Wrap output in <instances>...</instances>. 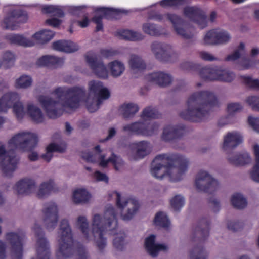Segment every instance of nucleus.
Instances as JSON below:
<instances>
[{
  "label": "nucleus",
  "instance_id": "nucleus-1",
  "mask_svg": "<svg viewBox=\"0 0 259 259\" xmlns=\"http://www.w3.org/2000/svg\"><path fill=\"white\" fill-rule=\"evenodd\" d=\"M89 95L85 99V90L83 87H58L52 92L56 100L46 95H40L37 100L47 116L55 119L62 114V107L75 109L79 107L82 101L90 112H95L103 101L110 96L109 90L98 80H92L89 82Z\"/></svg>",
  "mask_w": 259,
  "mask_h": 259
},
{
  "label": "nucleus",
  "instance_id": "nucleus-2",
  "mask_svg": "<svg viewBox=\"0 0 259 259\" xmlns=\"http://www.w3.org/2000/svg\"><path fill=\"white\" fill-rule=\"evenodd\" d=\"M118 212L113 206H108L103 214L95 213L91 217V230L87 218L84 215L77 217L76 225L82 234L84 242L93 241L100 251L107 246L106 232L114 234L118 227Z\"/></svg>",
  "mask_w": 259,
  "mask_h": 259
},
{
  "label": "nucleus",
  "instance_id": "nucleus-3",
  "mask_svg": "<svg viewBox=\"0 0 259 259\" xmlns=\"http://www.w3.org/2000/svg\"><path fill=\"white\" fill-rule=\"evenodd\" d=\"M37 141V136L35 133L21 132L11 138L7 143V149L0 142V165L6 176H11L17 168L19 158L13 150L19 149L24 152L31 151L36 146Z\"/></svg>",
  "mask_w": 259,
  "mask_h": 259
},
{
  "label": "nucleus",
  "instance_id": "nucleus-4",
  "mask_svg": "<svg viewBox=\"0 0 259 259\" xmlns=\"http://www.w3.org/2000/svg\"><path fill=\"white\" fill-rule=\"evenodd\" d=\"M188 163L186 157L177 154L158 155L153 161L151 174L158 179L168 176L171 181H179L187 171Z\"/></svg>",
  "mask_w": 259,
  "mask_h": 259
},
{
  "label": "nucleus",
  "instance_id": "nucleus-5",
  "mask_svg": "<svg viewBox=\"0 0 259 259\" xmlns=\"http://www.w3.org/2000/svg\"><path fill=\"white\" fill-rule=\"evenodd\" d=\"M186 105L187 109L180 112V116L186 120L200 122L205 119L210 109L218 106L219 102L214 93L204 90L191 95Z\"/></svg>",
  "mask_w": 259,
  "mask_h": 259
},
{
  "label": "nucleus",
  "instance_id": "nucleus-6",
  "mask_svg": "<svg viewBox=\"0 0 259 259\" xmlns=\"http://www.w3.org/2000/svg\"><path fill=\"white\" fill-rule=\"evenodd\" d=\"M57 241L58 245L56 251L57 259L70 257L74 252L73 239L71 227L66 219H62L60 222Z\"/></svg>",
  "mask_w": 259,
  "mask_h": 259
},
{
  "label": "nucleus",
  "instance_id": "nucleus-7",
  "mask_svg": "<svg viewBox=\"0 0 259 259\" xmlns=\"http://www.w3.org/2000/svg\"><path fill=\"white\" fill-rule=\"evenodd\" d=\"M95 152L89 151H82L81 157L87 162L91 163H98L99 165L103 168L107 166L109 162H111L116 170H120L123 168L124 162L121 158L113 153L108 159H105L106 156L101 153L99 146L95 147Z\"/></svg>",
  "mask_w": 259,
  "mask_h": 259
},
{
  "label": "nucleus",
  "instance_id": "nucleus-8",
  "mask_svg": "<svg viewBox=\"0 0 259 259\" xmlns=\"http://www.w3.org/2000/svg\"><path fill=\"white\" fill-rule=\"evenodd\" d=\"M109 197L115 200L117 207L121 210V217L124 221L131 220L139 208V203L135 199L126 197L117 192L109 193Z\"/></svg>",
  "mask_w": 259,
  "mask_h": 259
},
{
  "label": "nucleus",
  "instance_id": "nucleus-9",
  "mask_svg": "<svg viewBox=\"0 0 259 259\" xmlns=\"http://www.w3.org/2000/svg\"><path fill=\"white\" fill-rule=\"evenodd\" d=\"M150 50L156 59L162 62H174L178 58L179 53L169 44L157 41L150 45Z\"/></svg>",
  "mask_w": 259,
  "mask_h": 259
},
{
  "label": "nucleus",
  "instance_id": "nucleus-10",
  "mask_svg": "<svg viewBox=\"0 0 259 259\" xmlns=\"http://www.w3.org/2000/svg\"><path fill=\"white\" fill-rule=\"evenodd\" d=\"M246 54L245 45L241 42L232 53L226 56L225 60L236 61L235 67L239 70L250 69L255 66V61L249 57H246Z\"/></svg>",
  "mask_w": 259,
  "mask_h": 259
},
{
  "label": "nucleus",
  "instance_id": "nucleus-11",
  "mask_svg": "<svg viewBox=\"0 0 259 259\" xmlns=\"http://www.w3.org/2000/svg\"><path fill=\"white\" fill-rule=\"evenodd\" d=\"M28 20V15L25 11L20 9L10 8L1 23L3 28L10 30L18 29L21 24Z\"/></svg>",
  "mask_w": 259,
  "mask_h": 259
},
{
  "label": "nucleus",
  "instance_id": "nucleus-12",
  "mask_svg": "<svg viewBox=\"0 0 259 259\" xmlns=\"http://www.w3.org/2000/svg\"><path fill=\"white\" fill-rule=\"evenodd\" d=\"M160 125L156 122L138 121L123 127L124 132L144 136H152L157 134Z\"/></svg>",
  "mask_w": 259,
  "mask_h": 259
},
{
  "label": "nucleus",
  "instance_id": "nucleus-13",
  "mask_svg": "<svg viewBox=\"0 0 259 259\" xmlns=\"http://www.w3.org/2000/svg\"><path fill=\"white\" fill-rule=\"evenodd\" d=\"M6 241L11 246V256L12 259H21L23 255V241L25 235L23 231L18 230L9 231L5 235Z\"/></svg>",
  "mask_w": 259,
  "mask_h": 259
},
{
  "label": "nucleus",
  "instance_id": "nucleus-14",
  "mask_svg": "<svg viewBox=\"0 0 259 259\" xmlns=\"http://www.w3.org/2000/svg\"><path fill=\"white\" fill-rule=\"evenodd\" d=\"M41 213L42 223L46 229L53 230L59 220V208L56 203L52 201L44 203Z\"/></svg>",
  "mask_w": 259,
  "mask_h": 259
},
{
  "label": "nucleus",
  "instance_id": "nucleus-15",
  "mask_svg": "<svg viewBox=\"0 0 259 259\" xmlns=\"http://www.w3.org/2000/svg\"><path fill=\"white\" fill-rule=\"evenodd\" d=\"M195 186L199 191L212 193L219 188L220 185L207 171L201 170L196 176Z\"/></svg>",
  "mask_w": 259,
  "mask_h": 259
},
{
  "label": "nucleus",
  "instance_id": "nucleus-16",
  "mask_svg": "<svg viewBox=\"0 0 259 259\" xmlns=\"http://www.w3.org/2000/svg\"><path fill=\"white\" fill-rule=\"evenodd\" d=\"M32 230L37 238L35 245L36 255L32 259H50L49 244L40 226L35 223Z\"/></svg>",
  "mask_w": 259,
  "mask_h": 259
},
{
  "label": "nucleus",
  "instance_id": "nucleus-17",
  "mask_svg": "<svg viewBox=\"0 0 259 259\" xmlns=\"http://www.w3.org/2000/svg\"><path fill=\"white\" fill-rule=\"evenodd\" d=\"M175 33L185 39H191L195 34L194 27L189 24H186L184 19L176 14L171 22Z\"/></svg>",
  "mask_w": 259,
  "mask_h": 259
},
{
  "label": "nucleus",
  "instance_id": "nucleus-18",
  "mask_svg": "<svg viewBox=\"0 0 259 259\" xmlns=\"http://www.w3.org/2000/svg\"><path fill=\"white\" fill-rule=\"evenodd\" d=\"M127 156L131 160H137L147 156L152 151V145L147 141L134 142L130 145Z\"/></svg>",
  "mask_w": 259,
  "mask_h": 259
},
{
  "label": "nucleus",
  "instance_id": "nucleus-19",
  "mask_svg": "<svg viewBox=\"0 0 259 259\" xmlns=\"http://www.w3.org/2000/svg\"><path fill=\"white\" fill-rule=\"evenodd\" d=\"M184 16L195 23L201 29L207 26L206 14L200 8L196 6H187L183 10Z\"/></svg>",
  "mask_w": 259,
  "mask_h": 259
},
{
  "label": "nucleus",
  "instance_id": "nucleus-20",
  "mask_svg": "<svg viewBox=\"0 0 259 259\" xmlns=\"http://www.w3.org/2000/svg\"><path fill=\"white\" fill-rule=\"evenodd\" d=\"M85 58L88 64L98 77L107 78L108 73L106 67L98 55L93 52H88Z\"/></svg>",
  "mask_w": 259,
  "mask_h": 259
},
{
  "label": "nucleus",
  "instance_id": "nucleus-21",
  "mask_svg": "<svg viewBox=\"0 0 259 259\" xmlns=\"http://www.w3.org/2000/svg\"><path fill=\"white\" fill-rule=\"evenodd\" d=\"M44 13L51 14L53 17L48 19L46 23L54 27L59 26L62 23L59 19L64 16V12L62 7L59 6L46 5L42 8Z\"/></svg>",
  "mask_w": 259,
  "mask_h": 259
},
{
  "label": "nucleus",
  "instance_id": "nucleus-22",
  "mask_svg": "<svg viewBox=\"0 0 259 259\" xmlns=\"http://www.w3.org/2000/svg\"><path fill=\"white\" fill-rule=\"evenodd\" d=\"M35 181L29 178H24L18 181L14 186L15 192L20 195H29L36 188Z\"/></svg>",
  "mask_w": 259,
  "mask_h": 259
},
{
  "label": "nucleus",
  "instance_id": "nucleus-23",
  "mask_svg": "<svg viewBox=\"0 0 259 259\" xmlns=\"http://www.w3.org/2000/svg\"><path fill=\"white\" fill-rule=\"evenodd\" d=\"M145 79L148 82L161 87L169 85L173 80L172 76L169 74L162 71L154 72L148 74L145 76Z\"/></svg>",
  "mask_w": 259,
  "mask_h": 259
},
{
  "label": "nucleus",
  "instance_id": "nucleus-24",
  "mask_svg": "<svg viewBox=\"0 0 259 259\" xmlns=\"http://www.w3.org/2000/svg\"><path fill=\"white\" fill-rule=\"evenodd\" d=\"M184 131L183 125H166L163 128L161 139L166 142L173 140L182 136Z\"/></svg>",
  "mask_w": 259,
  "mask_h": 259
},
{
  "label": "nucleus",
  "instance_id": "nucleus-25",
  "mask_svg": "<svg viewBox=\"0 0 259 259\" xmlns=\"http://www.w3.org/2000/svg\"><path fill=\"white\" fill-rule=\"evenodd\" d=\"M243 141L242 135L238 131L228 132L223 138V148L224 150L236 148Z\"/></svg>",
  "mask_w": 259,
  "mask_h": 259
},
{
  "label": "nucleus",
  "instance_id": "nucleus-26",
  "mask_svg": "<svg viewBox=\"0 0 259 259\" xmlns=\"http://www.w3.org/2000/svg\"><path fill=\"white\" fill-rule=\"evenodd\" d=\"M20 97V95L16 92L4 94L0 98V112H7L9 109L12 108Z\"/></svg>",
  "mask_w": 259,
  "mask_h": 259
},
{
  "label": "nucleus",
  "instance_id": "nucleus-27",
  "mask_svg": "<svg viewBox=\"0 0 259 259\" xmlns=\"http://www.w3.org/2000/svg\"><path fill=\"white\" fill-rule=\"evenodd\" d=\"M155 236L151 235L145 240V246L147 252L152 257L157 256L160 251H166L168 247L164 244L155 243Z\"/></svg>",
  "mask_w": 259,
  "mask_h": 259
},
{
  "label": "nucleus",
  "instance_id": "nucleus-28",
  "mask_svg": "<svg viewBox=\"0 0 259 259\" xmlns=\"http://www.w3.org/2000/svg\"><path fill=\"white\" fill-rule=\"evenodd\" d=\"M56 191V185L52 179L42 182L39 186L35 195L40 199L47 198L51 194Z\"/></svg>",
  "mask_w": 259,
  "mask_h": 259
},
{
  "label": "nucleus",
  "instance_id": "nucleus-29",
  "mask_svg": "<svg viewBox=\"0 0 259 259\" xmlns=\"http://www.w3.org/2000/svg\"><path fill=\"white\" fill-rule=\"evenodd\" d=\"M36 63L40 67L56 68L63 64V60L55 56L44 55L39 58Z\"/></svg>",
  "mask_w": 259,
  "mask_h": 259
},
{
  "label": "nucleus",
  "instance_id": "nucleus-30",
  "mask_svg": "<svg viewBox=\"0 0 259 259\" xmlns=\"http://www.w3.org/2000/svg\"><path fill=\"white\" fill-rule=\"evenodd\" d=\"M66 149V145L65 143L59 144L51 143L46 148V153L41 155V157L45 161L49 162L53 156V153L57 152L64 153Z\"/></svg>",
  "mask_w": 259,
  "mask_h": 259
},
{
  "label": "nucleus",
  "instance_id": "nucleus-31",
  "mask_svg": "<svg viewBox=\"0 0 259 259\" xmlns=\"http://www.w3.org/2000/svg\"><path fill=\"white\" fill-rule=\"evenodd\" d=\"M228 161L234 165H243L250 163L252 158L247 152L232 153L228 156Z\"/></svg>",
  "mask_w": 259,
  "mask_h": 259
},
{
  "label": "nucleus",
  "instance_id": "nucleus-32",
  "mask_svg": "<svg viewBox=\"0 0 259 259\" xmlns=\"http://www.w3.org/2000/svg\"><path fill=\"white\" fill-rule=\"evenodd\" d=\"M27 114L33 121L37 123H42L45 120V116L41 109L32 102L27 104Z\"/></svg>",
  "mask_w": 259,
  "mask_h": 259
},
{
  "label": "nucleus",
  "instance_id": "nucleus-33",
  "mask_svg": "<svg viewBox=\"0 0 259 259\" xmlns=\"http://www.w3.org/2000/svg\"><path fill=\"white\" fill-rule=\"evenodd\" d=\"M53 48L57 51L66 53H72L79 49L78 45L70 40H59L53 42Z\"/></svg>",
  "mask_w": 259,
  "mask_h": 259
},
{
  "label": "nucleus",
  "instance_id": "nucleus-34",
  "mask_svg": "<svg viewBox=\"0 0 259 259\" xmlns=\"http://www.w3.org/2000/svg\"><path fill=\"white\" fill-rule=\"evenodd\" d=\"M128 64L130 69L135 72H141L146 67V63L141 56L135 54H131L130 55Z\"/></svg>",
  "mask_w": 259,
  "mask_h": 259
},
{
  "label": "nucleus",
  "instance_id": "nucleus-35",
  "mask_svg": "<svg viewBox=\"0 0 259 259\" xmlns=\"http://www.w3.org/2000/svg\"><path fill=\"white\" fill-rule=\"evenodd\" d=\"M116 35L121 39L137 41L144 39V35L141 32L129 29H122L117 32Z\"/></svg>",
  "mask_w": 259,
  "mask_h": 259
},
{
  "label": "nucleus",
  "instance_id": "nucleus-36",
  "mask_svg": "<svg viewBox=\"0 0 259 259\" xmlns=\"http://www.w3.org/2000/svg\"><path fill=\"white\" fill-rule=\"evenodd\" d=\"M116 35L121 39L137 41L144 39V35L141 32L129 29H122L117 32Z\"/></svg>",
  "mask_w": 259,
  "mask_h": 259
},
{
  "label": "nucleus",
  "instance_id": "nucleus-37",
  "mask_svg": "<svg viewBox=\"0 0 259 259\" xmlns=\"http://www.w3.org/2000/svg\"><path fill=\"white\" fill-rule=\"evenodd\" d=\"M97 11L100 13L99 15H96L93 18V21L96 23L97 26L96 27V31H99L103 29L102 20L103 18L110 19L112 17L114 11L110 9L105 8H100L97 9Z\"/></svg>",
  "mask_w": 259,
  "mask_h": 259
},
{
  "label": "nucleus",
  "instance_id": "nucleus-38",
  "mask_svg": "<svg viewBox=\"0 0 259 259\" xmlns=\"http://www.w3.org/2000/svg\"><path fill=\"white\" fill-rule=\"evenodd\" d=\"M5 38L10 43L19 46L32 47L34 45V42L33 40L28 39L23 35L20 34L10 33L5 35Z\"/></svg>",
  "mask_w": 259,
  "mask_h": 259
},
{
  "label": "nucleus",
  "instance_id": "nucleus-39",
  "mask_svg": "<svg viewBox=\"0 0 259 259\" xmlns=\"http://www.w3.org/2000/svg\"><path fill=\"white\" fill-rule=\"evenodd\" d=\"M91 197V194L83 188L77 189L72 194V200L75 204L86 203L89 201Z\"/></svg>",
  "mask_w": 259,
  "mask_h": 259
},
{
  "label": "nucleus",
  "instance_id": "nucleus-40",
  "mask_svg": "<svg viewBox=\"0 0 259 259\" xmlns=\"http://www.w3.org/2000/svg\"><path fill=\"white\" fill-rule=\"evenodd\" d=\"M175 15L176 14L175 13H166L161 14L158 12L151 11L148 14V19L160 22H165L168 21L171 23Z\"/></svg>",
  "mask_w": 259,
  "mask_h": 259
},
{
  "label": "nucleus",
  "instance_id": "nucleus-41",
  "mask_svg": "<svg viewBox=\"0 0 259 259\" xmlns=\"http://www.w3.org/2000/svg\"><path fill=\"white\" fill-rule=\"evenodd\" d=\"M139 110L137 104L134 103H124L119 108V112L125 118L134 116Z\"/></svg>",
  "mask_w": 259,
  "mask_h": 259
},
{
  "label": "nucleus",
  "instance_id": "nucleus-42",
  "mask_svg": "<svg viewBox=\"0 0 259 259\" xmlns=\"http://www.w3.org/2000/svg\"><path fill=\"white\" fill-rule=\"evenodd\" d=\"M218 67H205L199 71L200 77L204 80L217 81Z\"/></svg>",
  "mask_w": 259,
  "mask_h": 259
},
{
  "label": "nucleus",
  "instance_id": "nucleus-43",
  "mask_svg": "<svg viewBox=\"0 0 259 259\" xmlns=\"http://www.w3.org/2000/svg\"><path fill=\"white\" fill-rule=\"evenodd\" d=\"M142 29L145 34L151 36H159L162 35L160 27L154 23H144L142 26Z\"/></svg>",
  "mask_w": 259,
  "mask_h": 259
},
{
  "label": "nucleus",
  "instance_id": "nucleus-44",
  "mask_svg": "<svg viewBox=\"0 0 259 259\" xmlns=\"http://www.w3.org/2000/svg\"><path fill=\"white\" fill-rule=\"evenodd\" d=\"M108 68L111 75L115 77L121 76L125 69L123 62L119 60H114L108 64Z\"/></svg>",
  "mask_w": 259,
  "mask_h": 259
},
{
  "label": "nucleus",
  "instance_id": "nucleus-45",
  "mask_svg": "<svg viewBox=\"0 0 259 259\" xmlns=\"http://www.w3.org/2000/svg\"><path fill=\"white\" fill-rule=\"evenodd\" d=\"M235 77V74L228 69L218 67L217 81L230 82Z\"/></svg>",
  "mask_w": 259,
  "mask_h": 259
},
{
  "label": "nucleus",
  "instance_id": "nucleus-46",
  "mask_svg": "<svg viewBox=\"0 0 259 259\" xmlns=\"http://www.w3.org/2000/svg\"><path fill=\"white\" fill-rule=\"evenodd\" d=\"M154 224L165 229H168L170 225V221L167 218L166 214L162 211L158 212L154 217Z\"/></svg>",
  "mask_w": 259,
  "mask_h": 259
},
{
  "label": "nucleus",
  "instance_id": "nucleus-47",
  "mask_svg": "<svg viewBox=\"0 0 259 259\" xmlns=\"http://www.w3.org/2000/svg\"><path fill=\"white\" fill-rule=\"evenodd\" d=\"M54 33L51 30H43L35 33L33 38L38 42L43 44L50 41L54 36Z\"/></svg>",
  "mask_w": 259,
  "mask_h": 259
},
{
  "label": "nucleus",
  "instance_id": "nucleus-48",
  "mask_svg": "<svg viewBox=\"0 0 259 259\" xmlns=\"http://www.w3.org/2000/svg\"><path fill=\"white\" fill-rule=\"evenodd\" d=\"M15 60L14 54L10 51H6L2 55L0 66H2L5 68H10L14 65Z\"/></svg>",
  "mask_w": 259,
  "mask_h": 259
},
{
  "label": "nucleus",
  "instance_id": "nucleus-49",
  "mask_svg": "<svg viewBox=\"0 0 259 259\" xmlns=\"http://www.w3.org/2000/svg\"><path fill=\"white\" fill-rule=\"evenodd\" d=\"M160 114L158 111L155 108L152 106L145 108L141 115L142 119L144 120L158 118Z\"/></svg>",
  "mask_w": 259,
  "mask_h": 259
},
{
  "label": "nucleus",
  "instance_id": "nucleus-50",
  "mask_svg": "<svg viewBox=\"0 0 259 259\" xmlns=\"http://www.w3.org/2000/svg\"><path fill=\"white\" fill-rule=\"evenodd\" d=\"M32 78L29 75H22L15 80V87L17 89H27L32 83Z\"/></svg>",
  "mask_w": 259,
  "mask_h": 259
},
{
  "label": "nucleus",
  "instance_id": "nucleus-51",
  "mask_svg": "<svg viewBox=\"0 0 259 259\" xmlns=\"http://www.w3.org/2000/svg\"><path fill=\"white\" fill-rule=\"evenodd\" d=\"M188 257L189 259H206L207 253L201 246H197L190 251Z\"/></svg>",
  "mask_w": 259,
  "mask_h": 259
},
{
  "label": "nucleus",
  "instance_id": "nucleus-52",
  "mask_svg": "<svg viewBox=\"0 0 259 259\" xmlns=\"http://www.w3.org/2000/svg\"><path fill=\"white\" fill-rule=\"evenodd\" d=\"M13 111L16 118L18 120L22 119L27 114V109H25L23 102L21 101V99L17 101L14 106L12 108Z\"/></svg>",
  "mask_w": 259,
  "mask_h": 259
},
{
  "label": "nucleus",
  "instance_id": "nucleus-53",
  "mask_svg": "<svg viewBox=\"0 0 259 259\" xmlns=\"http://www.w3.org/2000/svg\"><path fill=\"white\" fill-rule=\"evenodd\" d=\"M231 202L233 206L238 209H243L247 206L246 199L239 193H236L232 195Z\"/></svg>",
  "mask_w": 259,
  "mask_h": 259
},
{
  "label": "nucleus",
  "instance_id": "nucleus-54",
  "mask_svg": "<svg viewBox=\"0 0 259 259\" xmlns=\"http://www.w3.org/2000/svg\"><path fill=\"white\" fill-rule=\"evenodd\" d=\"M118 228L119 226L118 227L116 232L114 234H111L109 232H106V233H108L111 235H115L117 234V236H116L113 240V244L114 247L116 248L117 250H122L124 248L125 245V235L124 233L121 232H120L118 234L117 232Z\"/></svg>",
  "mask_w": 259,
  "mask_h": 259
},
{
  "label": "nucleus",
  "instance_id": "nucleus-55",
  "mask_svg": "<svg viewBox=\"0 0 259 259\" xmlns=\"http://www.w3.org/2000/svg\"><path fill=\"white\" fill-rule=\"evenodd\" d=\"M196 235L198 238L201 237L204 240L209 235V226L207 221H202L197 227Z\"/></svg>",
  "mask_w": 259,
  "mask_h": 259
},
{
  "label": "nucleus",
  "instance_id": "nucleus-56",
  "mask_svg": "<svg viewBox=\"0 0 259 259\" xmlns=\"http://www.w3.org/2000/svg\"><path fill=\"white\" fill-rule=\"evenodd\" d=\"M217 30L212 29L208 31L204 37V42L206 45L217 44Z\"/></svg>",
  "mask_w": 259,
  "mask_h": 259
},
{
  "label": "nucleus",
  "instance_id": "nucleus-57",
  "mask_svg": "<svg viewBox=\"0 0 259 259\" xmlns=\"http://www.w3.org/2000/svg\"><path fill=\"white\" fill-rule=\"evenodd\" d=\"M217 44H224L229 42L231 36L226 31L224 30H217Z\"/></svg>",
  "mask_w": 259,
  "mask_h": 259
},
{
  "label": "nucleus",
  "instance_id": "nucleus-58",
  "mask_svg": "<svg viewBox=\"0 0 259 259\" xmlns=\"http://www.w3.org/2000/svg\"><path fill=\"white\" fill-rule=\"evenodd\" d=\"M184 203V199L181 195H176L170 200L171 206L175 210H179Z\"/></svg>",
  "mask_w": 259,
  "mask_h": 259
},
{
  "label": "nucleus",
  "instance_id": "nucleus-59",
  "mask_svg": "<svg viewBox=\"0 0 259 259\" xmlns=\"http://www.w3.org/2000/svg\"><path fill=\"white\" fill-rule=\"evenodd\" d=\"M241 81L248 87L259 89V80L254 79L249 76H242Z\"/></svg>",
  "mask_w": 259,
  "mask_h": 259
},
{
  "label": "nucleus",
  "instance_id": "nucleus-60",
  "mask_svg": "<svg viewBox=\"0 0 259 259\" xmlns=\"http://www.w3.org/2000/svg\"><path fill=\"white\" fill-rule=\"evenodd\" d=\"M245 102L253 110L259 111V96H249Z\"/></svg>",
  "mask_w": 259,
  "mask_h": 259
},
{
  "label": "nucleus",
  "instance_id": "nucleus-61",
  "mask_svg": "<svg viewBox=\"0 0 259 259\" xmlns=\"http://www.w3.org/2000/svg\"><path fill=\"white\" fill-rule=\"evenodd\" d=\"M198 56L201 59L205 61L212 62L218 60V58L217 57L211 53L205 51L199 52Z\"/></svg>",
  "mask_w": 259,
  "mask_h": 259
},
{
  "label": "nucleus",
  "instance_id": "nucleus-62",
  "mask_svg": "<svg viewBox=\"0 0 259 259\" xmlns=\"http://www.w3.org/2000/svg\"><path fill=\"white\" fill-rule=\"evenodd\" d=\"M243 109L242 105L239 103H230L227 107V112L230 114H233L241 111Z\"/></svg>",
  "mask_w": 259,
  "mask_h": 259
},
{
  "label": "nucleus",
  "instance_id": "nucleus-63",
  "mask_svg": "<svg viewBox=\"0 0 259 259\" xmlns=\"http://www.w3.org/2000/svg\"><path fill=\"white\" fill-rule=\"evenodd\" d=\"M160 5L163 7L177 8L183 4V0H161Z\"/></svg>",
  "mask_w": 259,
  "mask_h": 259
},
{
  "label": "nucleus",
  "instance_id": "nucleus-64",
  "mask_svg": "<svg viewBox=\"0 0 259 259\" xmlns=\"http://www.w3.org/2000/svg\"><path fill=\"white\" fill-rule=\"evenodd\" d=\"M248 123L252 129L259 133V118L253 116H249L248 118Z\"/></svg>",
  "mask_w": 259,
  "mask_h": 259
}]
</instances>
